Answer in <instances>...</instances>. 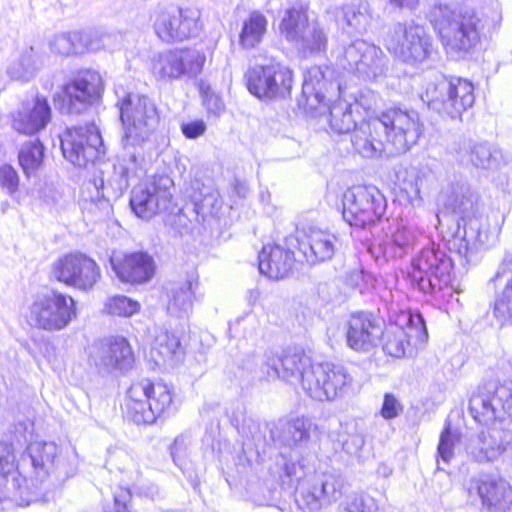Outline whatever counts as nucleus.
<instances>
[{"label":"nucleus","mask_w":512,"mask_h":512,"mask_svg":"<svg viewBox=\"0 0 512 512\" xmlns=\"http://www.w3.org/2000/svg\"><path fill=\"white\" fill-rule=\"evenodd\" d=\"M493 315L500 325L512 324V278H508L500 294L497 295Z\"/></svg>","instance_id":"5fc2aeb1"},{"label":"nucleus","mask_w":512,"mask_h":512,"mask_svg":"<svg viewBox=\"0 0 512 512\" xmlns=\"http://www.w3.org/2000/svg\"><path fill=\"white\" fill-rule=\"evenodd\" d=\"M42 67L41 53L30 46L23 49L19 56L8 64L6 74L12 81L28 83L37 76Z\"/></svg>","instance_id":"a19ab883"},{"label":"nucleus","mask_w":512,"mask_h":512,"mask_svg":"<svg viewBox=\"0 0 512 512\" xmlns=\"http://www.w3.org/2000/svg\"><path fill=\"white\" fill-rule=\"evenodd\" d=\"M53 277L67 286L88 292L101 278V270L94 259L84 253H69L53 263Z\"/></svg>","instance_id":"a211bd4d"},{"label":"nucleus","mask_w":512,"mask_h":512,"mask_svg":"<svg viewBox=\"0 0 512 512\" xmlns=\"http://www.w3.org/2000/svg\"><path fill=\"white\" fill-rule=\"evenodd\" d=\"M203 103L207 112L215 116L222 113L225 108L222 98L210 89L203 90Z\"/></svg>","instance_id":"338daca9"},{"label":"nucleus","mask_w":512,"mask_h":512,"mask_svg":"<svg viewBox=\"0 0 512 512\" xmlns=\"http://www.w3.org/2000/svg\"><path fill=\"white\" fill-rule=\"evenodd\" d=\"M110 264L120 281L130 284L149 282L156 269L154 258L143 251L128 253L122 258L111 257Z\"/></svg>","instance_id":"c85d7f7f"},{"label":"nucleus","mask_w":512,"mask_h":512,"mask_svg":"<svg viewBox=\"0 0 512 512\" xmlns=\"http://www.w3.org/2000/svg\"><path fill=\"white\" fill-rule=\"evenodd\" d=\"M190 199L194 205V211L202 217L216 216L222 207L218 190L213 185L204 184L199 180L192 183Z\"/></svg>","instance_id":"c03bdc74"},{"label":"nucleus","mask_w":512,"mask_h":512,"mask_svg":"<svg viewBox=\"0 0 512 512\" xmlns=\"http://www.w3.org/2000/svg\"><path fill=\"white\" fill-rule=\"evenodd\" d=\"M111 34H92L79 31L63 32L53 36L49 42L50 50L61 56L96 52L110 48Z\"/></svg>","instance_id":"cd10ccee"},{"label":"nucleus","mask_w":512,"mask_h":512,"mask_svg":"<svg viewBox=\"0 0 512 512\" xmlns=\"http://www.w3.org/2000/svg\"><path fill=\"white\" fill-rule=\"evenodd\" d=\"M180 340L175 333L160 328L155 336L151 355L157 365H171L180 353Z\"/></svg>","instance_id":"49530a36"},{"label":"nucleus","mask_w":512,"mask_h":512,"mask_svg":"<svg viewBox=\"0 0 512 512\" xmlns=\"http://www.w3.org/2000/svg\"><path fill=\"white\" fill-rule=\"evenodd\" d=\"M246 81L249 92L259 99L285 98L290 95L293 75L288 67L271 62L250 68Z\"/></svg>","instance_id":"f3484780"},{"label":"nucleus","mask_w":512,"mask_h":512,"mask_svg":"<svg viewBox=\"0 0 512 512\" xmlns=\"http://www.w3.org/2000/svg\"><path fill=\"white\" fill-rule=\"evenodd\" d=\"M60 140L63 156L75 166L86 167L105 155L101 133L94 123L67 128Z\"/></svg>","instance_id":"2eb2a0df"},{"label":"nucleus","mask_w":512,"mask_h":512,"mask_svg":"<svg viewBox=\"0 0 512 512\" xmlns=\"http://www.w3.org/2000/svg\"><path fill=\"white\" fill-rule=\"evenodd\" d=\"M439 201L446 211L436 214V228L449 250L465 258L466 263L487 247L488 227L477 212L478 195L463 179H454L441 189Z\"/></svg>","instance_id":"f03ea898"},{"label":"nucleus","mask_w":512,"mask_h":512,"mask_svg":"<svg viewBox=\"0 0 512 512\" xmlns=\"http://www.w3.org/2000/svg\"><path fill=\"white\" fill-rule=\"evenodd\" d=\"M469 410L481 425L505 424L512 413V385L494 380L480 384L469 399Z\"/></svg>","instance_id":"9b49d317"},{"label":"nucleus","mask_w":512,"mask_h":512,"mask_svg":"<svg viewBox=\"0 0 512 512\" xmlns=\"http://www.w3.org/2000/svg\"><path fill=\"white\" fill-rule=\"evenodd\" d=\"M15 455L12 444L0 442V511L12 509L15 505H30L39 499L35 491L31 496H24L21 485L14 476Z\"/></svg>","instance_id":"bb28decb"},{"label":"nucleus","mask_w":512,"mask_h":512,"mask_svg":"<svg viewBox=\"0 0 512 512\" xmlns=\"http://www.w3.org/2000/svg\"><path fill=\"white\" fill-rule=\"evenodd\" d=\"M133 495L154 501L160 498L161 493L155 483L143 479L138 473L131 489L121 488L119 492L114 494L115 512H133L130 504Z\"/></svg>","instance_id":"37998d69"},{"label":"nucleus","mask_w":512,"mask_h":512,"mask_svg":"<svg viewBox=\"0 0 512 512\" xmlns=\"http://www.w3.org/2000/svg\"><path fill=\"white\" fill-rule=\"evenodd\" d=\"M205 55L196 49H176L160 53L153 63V72L160 79L175 80L194 77L201 72Z\"/></svg>","instance_id":"5701e85b"},{"label":"nucleus","mask_w":512,"mask_h":512,"mask_svg":"<svg viewBox=\"0 0 512 512\" xmlns=\"http://www.w3.org/2000/svg\"><path fill=\"white\" fill-rule=\"evenodd\" d=\"M355 377L350 369L330 362L316 363L306 378V394L316 401H335L355 392Z\"/></svg>","instance_id":"9d476101"},{"label":"nucleus","mask_w":512,"mask_h":512,"mask_svg":"<svg viewBox=\"0 0 512 512\" xmlns=\"http://www.w3.org/2000/svg\"><path fill=\"white\" fill-rule=\"evenodd\" d=\"M91 360L106 371L126 370L131 367L134 356L129 342L124 337H115L97 343L91 352Z\"/></svg>","instance_id":"2f4dec72"},{"label":"nucleus","mask_w":512,"mask_h":512,"mask_svg":"<svg viewBox=\"0 0 512 512\" xmlns=\"http://www.w3.org/2000/svg\"><path fill=\"white\" fill-rule=\"evenodd\" d=\"M375 122L376 117L367 122H361L351 137L353 148L364 158H377L384 152L387 153L384 135L372 127Z\"/></svg>","instance_id":"58836bf2"},{"label":"nucleus","mask_w":512,"mask_h":512,"mask_svg":"<svg viewBox=\"0 0 512 512\" xmlns=\"http://www.w3.org/2000/svg\"><path fill=\"white\" fill-rule=\"evenodd\" d=\"M293 43L304 58L325 54L328 37L325 30L316 21L311 22L308 29Z\"/></svg>","instance_id":"a18cd8bd"},{"label":"nucleus","mask_w":512,"mask_h":512,"mask_svg":"<svg viewBox=\"0 0 512 512\" xmlns=\"http://www.w3.org/2000/svg\"><path fill=\"white\" fill-rule=\"evenodd\" d=\"M120 120L123 125V154L114 164V175L105 184L103 178L94 179L93 186L101 207L107 211L110 202L117 200L129 186L131 174L144 159L143 146L159 122V113L155 102L146 95L127 93L117 101Z\"/></svg>","instance_id":"f257e3e1"},{"label":"nucleus","mask_w":512,"mask_h":512,"mask_svg":"<svg viewBox=\"0 0 512 512\" xmlns=\"http://www.w3.org/2000/svg\"><path fill=\"white\" fill-rule=\"evenodd\" d=\"M45 148L39 139L22 144L18 152V162L27 178L35 175L43 164Z\"/></svg>","instance_id":"8fccbe9b"},{"label":"nucleus","mask_w":512,"mask_h":512,"mask_svg":"<svg viewBox=\"0 0 512 512\" xmlns=\"http://www.w3.org/2000/svg\"><path fill=\"white\" fill-rule=\"evenodd\" d=\"M317 428L312 418L299 416L279 420L270 433L275 444L298 449L307 446Z\"/></svg>","instance_id":"7c9ffc66"},{"label":"nucleus","mask_w":512,"mask_h":512,"mask_svg":"<svg viewBox=\"0 0 512 512\" xmlns=\"http://www.w3.org/2000/svg\"><path fill=\"white\" fill-rule=\"evenodd\" d=\"M337 441L343 451L351 456H357L365 443L363 434L355 426L350 428L348 425L341 426Z\"/></svg>","instance_id":"4d7b16f0"},{"label":"nucleus","mask_w":512,"mask_h":512,"mask_svg":"<svg viewBox=\"0 0 512 512\" xmlns=\"http://www.w3.org/2000/svg\"><path fill=\"white\" fill-rule=\"evenodd\" d=\"M428 19L446 51L457 57L470 52L480 40L483 19L473 10L456 11L447 5L434 6Z\"/></svg>","instance_id":"20e7f679"},{"label":"nucleus","mask_w":512,"mask_h":512,"mask_svg":"<svg viewBox=\"0 0 512 512\" xmlns=\"http://www.w3.org/2000/svg\"><path fill=\"white\" fill-rule=\"evenodd\" d=\"M126 414L136 424H152L172 408L170 388L163 383L143 379L127 391Z\"/></svg>","instance_id":"6e6552de"},{"label":"nucleus","mask_w":512,"mask_h":512,"mask_svg":"<svg viewBox=\"0 0 512 512\" xmlns=\"http://www.w3.org/2000/svg\"><path fill=\"white\" fill-rule=\"evenodd\" d=\"M188 440L187 435L181 434L177 436L171 446V456L175 465L181 469L183 474L189 480L192 488L197 490L200 484L199 479L196 473L188 467L187 462Z\"/></svg>","instance_id":"603ef678"},{"label":"nucleus","mask_w":512,"mask_h":512,"mask_svg":"<svg viewBox=\"0 0 512 512\" xmlns=\"http://www.w3.org/2000/svg\"><path fill=\"white\" fill-rule=\"evenodd\" d=\"M460 442V433L452 429L451 424L447 422L440 434L437 446V462L449 464L455 456V448Z\"/></svg>","instance_id":"864d4df0"},{"label":"nucleus","mask_w":512,"mask_h":512,"mask_svg":"<svg viewBox=\"0 0 512 512\" xmlns=\"http://www.w3.org/2000/svg\"><path fill=\"white\" fill-rule=\"evenodd\" d=\"M346 512H378L376 500L366 493H352L344 502Z\"/></svg>","instance_id":"052dcab7"},{"label":"nucleus","mask_w":512,"mask_h":512,"mask_svg":"<svg viewBox=\"0 0 512 512\" xmlns=\"http://www.w3.org/2000/svg\"><path fill=\"white\" fill-rule=\"evenodd\" d=\"M106 464L110 469H117L122 473H135L138 475L137 463L133 457L123 449H114L109 453Z\"/></svg>","instance_id":"680f3d73"},{"label":"nucleus","mask_w":512,"mask_h":512,"mask_svg":"<svg viewBox=\"0 0 512 512\" xmlns=\"http://www.w3.org/2000/svg\"><path fill=\"white\" fill-rule=\"evenodd\" d=\"M405 173L406 176L400 186L401 190L406 193L413 206H419L422 202L420 193L425 184L424 174L415 168L407 170Z\"/></svg>","instance_id":"6e6d98bb"},{"label":"nucleus","mask_w":512,"mask_h":512,"mask_svg":"<svg viewBox=\"0 0 512 512\" xmlns=\"http://www.w3.org/2000/svg\"><path fill=\"white\" fill-rule=\"evenodd\" d=\"M344 59L348 68L355 70L365 80L376 79L387 71L383 51L362 39H356L344 49Z\"/></svg>","instance_id":"a878e982"},{"label":"nucleus","mask_w":512,"mask_h":512,"mask_svg":"<svg viewBox=\"0 0 512 512\" xmlns=\"http://www.w3.org/2000/svg\"><path fill=\"white\" fill-rule=\"evenodd\" d=\"M198 280L189 277L184 281L169 283L166 287L167 312L174 317L187 316L193 309Z\"/></svg>","instance_id":"e433bc0d"},{"label":"nucleus","mask_w":512,"mask_h":512,"mask_svg":"<svg viewBox=\"0 0 512 512\" xmlns=\"http://www.w3.org/2000/svg\"><path fill=\"white\" fill-rule=\"evenodd\" d=\"M52 110L47 98L37 94L33 106L17 112L13 118V128L25 135H34L45 129L51 121Z\"/></svg>","instance_id":"c9c22d12"},{"label":"nucleus","mask_w":512,"mask_h":512,"mask_svg":"<svg viewBox=\"0 0 512 512\" xmlns=\"http://www.w3.org/2000/svg\"><path fill=\"white\" fill-rule=\"evenodd\" d=\"M76 314V302L71 296L51 290L34 297L27 321L38 329L60 331L69 325Z\"/></svg>","instance_id":"f8f14e48"},{"label":"nucleus","mask_w":512,"mask_h":512,"mask_svg":"<svg viewBox=\"0 0 512 512\" xmlns=\"http://www.w3.org/2000/svg\"><path fill=\"white\" fill-rule=\"evenodd\" d=\"M420 97L430 109L451 119L461 120L462 114L475 102L474 85L465 78H447L433 73Z\"/></svg>","instance_id":"423d86ee"},{"label":"nucleus","mask_w":512,"mask_h":512,"mask_svg":"<svg viewBox=\"0 0 512 512\" xmlns=\"http://www.w3.org/2000/svg\"><path fill=\"white\" fill-rule=\"evenodd\" d=\"M56 455L57 446L53 442L35 441L28 445L23 461H30L40 485L54 469Z\"/></svg>","instance_id":"ea45409f"},{"label":"nucleus","mask_w":512,"mask_h":512,"mask_svg":"<svg viewBox=\"0 0 512 512\" xmlns=\"http://www.w3.org/2000/svg\"><path fill=\"white\" fill-rule=\"evenodd\" d=\"M104 90L99 72L92 69L77 71L63 86L58 98L61 110L70 115H78L97 101Z\"/></svg>","instance_id":"dca6fc26"},{"label":"nucleus","mask_w":512,"mask_h":512,"mask_svg":"<svg viewBox=\"0 0 512 512\" xmlns=\"http://www.w3.org/2000/svg\"><path fill=\"white\" fill-rule=\"evenodd\" d=\"M172 184L169 177H160L149 184L135 186L129 200L132 212L138 218L148 221L168 210L173 198L170 191Z\"/></svg>","instance_id":"6ab92c4d"},{"label":"nucleus","mask_w":512,"mask_h":512,"mask_svg":"<svg viewBox=\"0 0 512 512\" xmlns=\"http://www.w3.org/2000/svg\"><path fill=\"white\" fill-rule=\"evenodd\" d=\"M486 426V429L471 436L465 445L467 456L477 463L494 462L512 449V432L505 424Z\"/></svg>","instance_id":"aec40b11"},{"label":"nucleus","mask_w":512,"mask_h":512,"mask_svg":"<svg viewBox=\"0 0 512 512\" xmlns=\"http://www.w3.org/2000/svg\"><path fill=\"white\" fill-rule=\"evenodd\" d=\"M168 223L180 236L189 233L192 226V221L183 210H179L176 214L171 215L168 219Z\"/></svg>","instance_id":"69168bd1"},{"label":"nucleus","mask_w":512,"mask_h":512,"mask_svg":"<svg viewBox=\"0 0 512 512\" xmlns=\"http://www.w3.org/2000/svg\"><path fill=\"white\" fill-rule=\"evenodd\" d=\"M316 363L299 349H288L278 359L267 365L271 367L272 372L268 371V376L281 378L283 381L297 385L301 384L306 392V378L310 368Z\"/></svg>","instance_id":"c756f323"},{"label":"nucleus","mask_w":512,"mask_h":512,"mask_svg":"<svg viewBox=\"0 0 512 512\" xmlns=\"http://www.w3.org/2000/svg\"><path fill=\"white\" fill-rule=\"evenodd\" d=\"M343 219L352 227L366 229L378 222L387 207L384 195L375 186H353L342 198Z\"/></svg>","instance_id":"ddd939ff"},{"label":"nucleus","mask_w":512,"mask_h":512,"mask_svg":"<svg viewBox=\"0 0 512 512\" xmlns=\"http://www.w3.org/2000/svg\"><path fill=\"white\" fill-rule=\"evenodd\" d=\"M465 488L470 501H479L488 511L505 512L512 506V487L503 479L481 474L470 478Z\"/></svg>","instance_id":"4be33fe9"},{"label":"nucleus","mask_w":512,"mask_h":512,"mask_svg":"<svg viewBox=\"0 0 512 512\" xmlns=\"http://www.w3.org/2000/svg\"><path fill=\"white\" fill-rule=\"evenodd\" d=\"M307 9L303 6H293L285 11L280 23L281 34L288 42H294L310 26Z\"/></svg>","instance_id":"09e8293b"},{"label":"nucleus","mask_w":512,"mask_h":512,"mask_svg":"<svg viewBox=\"0 0 512 512\" xmlns=\"http://www.w3.org/2000/svg\"><path fill=\"white\" fill-rule=\"evenodd\" d=\"M107 313L120 317H131L140 309L139 302L124 296L116 295L111 297L105 303Z\"/></svg>","instance_id":"13d9d810"},{"label":"nucleus","mask_w":512,"mask_h":512,"mask_svg":"<svg viewBox=\"0 0 512 512\" xmlns=\"http://www.w3.org/2000/svg\"><path fill=\"white\" fill-rule=\"evenodd\" d=\"M418 241V232L410 225L398 222L389 227L378 243V248L385 259L405 257Z\"/></svg>","instance_id":"72a5a7b5"},{"label":"nucleus","mask_w":512,"mask_h":512,"mask_svg":"<svg viewBox=\"0 0 512 512\" xmlns=\"http://www.w3.org/2000/svg\"><path fill=\"white\" fill-rule=\"evenodd\" d=\"M294 262V252L280 244L264 245L258 255L259 272L272 280L288 277Z\"/></svg>","instance_id":"473e14b6"},{"label":"nucleus","mask_w":512,"mask_h":512,"mask_svg":"<svg viewBox=\"0 0 512 512\" xmlns=\"http://www.w3.org/2000/svg\"><path fill=\"white\" fill-rule=\"evenodd\" d=\"M451 149L458 162L479 169L498 170L508 163L503 151L487 141L463 137L455 141Z\"/></svg>","instance_id":"393cba45"},{"label":"nucleus","mask_w":512,"mask_h":512,"mask_svg":"<svg viewBox=\"0 0 512 512\" xmlns=\"http://www.w3.org/2000/svg\"><path fill=\"white\" fill-rule=\"evenodd\" d=\"M343 486L344 478L340 473L315 472L299 483L296 503L303 511H321L341 498Z\"/></svg>","instance_id":"4468645a"},{"label":"nucleus","mask_w":512,"mask_h":512,"mask_svg":"<svg viewBox=\"0 0 512 512\" xmlns=\"http://www.w3.org/2000/svg\"><path fill=\"white\" fill-rule=\"evenodd\" d=\"M387 324L382 326L380 344L383 352L394 358H402L423 345L428 331L422 314L418 311L400 310L394 305L387 308Z\"/></svg>","instance_id":"39448f33"},{"label":"nucleus","mask_w":512,"mask_h":512,"mask_svg":"<svg viewBox=\"0 0 512 512\" xmlns=\"http://www.w3.org/2000/svg\"><path fill=\"white\" fill-rule=\"evenodd\" d=\"M198 18V13L188 8L161 11L155 17L153 28L164 43L181 42L197 34Z\"/></svg>","instance_id":"b1692460"},{"label":"nucleus","mask_w":512,"mask_h":512,"mask_svg":"<svg viewBox=\"0 0 512 512\" xmlns=\"http://www.w3.org/2000/svg\"><path fill=\"white\" fill-rule=\"evenodd\" d=\"M342 13L348 33L363 34L367 31L371 20L367 2L361 1L359 4L346 5L342 9Z\"/></svg>","instance_id":"3c124183"},{"label":"nucleus","mask_w":512,"mask_h":512,"mask_svg":"<svg viewBox=\"0 0 512 512\" xmlns=\"http://www.w3.org/2000/svg\"><path fill=\"white\" fill-rule=\"evenodd\" d=\"M453 270L454 261L448 252L439 244L431 243L412 257L406 279L412 289L442 299L446 291L459 292L452 285Z\"/></svg>","instance_id":"7ed1b4c3"},{"label":"nucleus","mask_w":512,"mask_h":512,"mask_svg":"<svg viewBox=\"0 0 512 512\" xmlns=\"http://www.w3.org/2000/svg\"><path fill=\"white\" fill-rule=\"evenodd\" d=\"M268 20L259 11H253L242 23L239 34V44L244 49L258 46L267 32Z\"/></svg>","instance_id":"de8ad7c7"},{"label":"nucleus","mask_w":512,"mask_h":512,"mask_svg":"<svg viewBox=\"0 0 512 512\" xmlns=\"http://www.w3.org/2000/svg\"><path fill=\"white\" fill-rule=\"evenodd\" d=\"M372 127L384 135L389 155L406 153L418 143L423 134L418 112L399 107L382 111Z\"/></svg>","instance_id":"0eeeda50"},{"label":"nucleus","mask_w":512,"mask_h":512,"mask_svg":"<svg viewBox=\"0 0 512 512\" xmlns=\"http://www.w3.org/2000/svg\"><path fill=\"white\" fill-rule=\"evenodd\" d=\"M360 103H349L338 100L329 107V123L331 129L338 134H346L355 131L362 120Z\"/></svg>","instance_id":"79ce46f5"},{"label":"nucleus","mask_w":512,"mask_h":512,"mask_svg":"<svg viewBox=\"0 0 512 512\" xmlns=\"http://www.w3.org/2000/svg\"><path fill=\"white\" fill-rule=\"evenodd\" d=\"M20 187V176L18 171L8 163L0 165V190L6 195L14 198Z\"/></svg>","instance_id":"bf43d9fd"},{"label":"nucleus","mask_w":512,"mask_h":512,"mask_svg":"<svg viewBox=\"0 0 512 512\" xmlns=\"http://www.w3.org/2000/svg\"><path fill=\"white\" fill-rule=\"evenodd\" d=\"M331 71L328 67L313 66L304 74L302 95L298 100L299 106L306 110H317L324 103L325 92L333 83L330 79Z\"/></svg>","instance_id":"f704fd0d"},{"label":"nucleus","mask_w":512,"mask_h":512,"mask_svg":"<svg viewBox=\"0 0 512 512\" xmlns=\"http://www.w3.org/2000/svg\"><path fill=\"white\" fill-rule=\"evenodd\" d=\"M336 235L321 229L313 228L306 236V241L300 243L306 261L315 264L331 260L338 249Z\"/></svg>","instance_id":"4c0bfd02"},{"label":"nucleus","mask_w":512,"mask_h":512,"mask_svg":"<svg viewBox=\"0 0 512 512\" xmlns=\"http://www.w3.org/2000/svg\"><path fill=\"white\" fill-rule=\"evenodd\" d=\"M384 41L390 53L411 66L428 62L436 53L431 36L414 22L395 24Z\"/></svg>","instance_id":"1a4fd4ad"},{"label":"nucleus","mask_w":512,"mask_h":512,"mask_svg":"<svg viewBox=\"0 0 512 512\" xmlns=\"http://www.w3.org/2000/svg\"><path fill=\"white\" fill-rule=\"evenodd\" d=\"M508 278H512V249L505 250L495 276L491 279V281L494 283L500 282L502 280L507 282Z\"/></svg>","instance_id":"774afa93"},{"label":"nucleus","mask_w":512,"mask_h":512,"mask_svg":"<svg viewBox=\"0 0 512 512\" xmlns=\"http://www.w3.org/2000/svg\"><path fill=\"white\" fill-rule=\"evenodd\" d=\"M403 412V405L400 400L392 393H385L380 410L381 416L385 420H391L398 417Z\"/></svg>","instance_id":"e2e57ef3"},{"label":"nucleus","mask_w":512,"mask_h":512,"mask_svg":"<svg viewBox=\"0 0 512 512\" xmlns=\"http://www.w3.org/2000/svg\"><path fill=\"white\" fill-rule=\"evenodd\" d=\"M383 319L370 311L352 313L343 329L347 346L357 353H370L380 344Z\"/></svg>","instance_id":"412c9836"},{"label":"nucleus","mask_w":512,"mask_h":512,"mask_svg":"<svg viewBox=\"0 0 512 512\" xmlns=\"http://www.w3.org/2000/svg\"><path fill=\"white\" fill-rule=\"evenodd\" d=\"M281 471L285 477L290 480H300L303 476L304 464L301 460H287L281 455Z\"/></svg>","instance_id":"0e129e2a"}]
</instances>
